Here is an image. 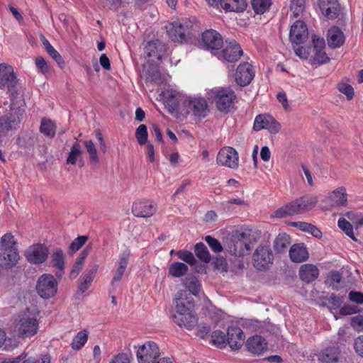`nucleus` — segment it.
Here are the masks:
<instances>
[{
  "label": "nucleus",
  "instance_id": "nucleus-1",
  "mask_svg": "<svg viewBox=\"0 0 363 363\" xmlns=\"http://www.w3.org/2000/svg\"><path fill=\"white\" fill-rule=\"evenodd\" d=\"M318 202V198L313 194H308L296 199L277 210L274 216L284 218L304 213L313 208Z\"/></svg>",
  "mask_w": 363,
  "mask_h": 363
},
{
  "label": "nucleus",
  "instance_id": "nucleus-2",
  "mask_svg": "<svg viewBox=\"0 0 363 363\" xmlns=\"http://www.w3.org/2000/svg\"><path fill=\"white\" fill-rule=\"evenodd\" d=\"M13 327L18 337L30 338L38 333L39 322L37 316L30 310L26 309L16 316Z\"/></svg>",
  "mask_w": 363,
  "mask_h": 363
},
{
  "label": "nucleus",
  "instance_id": "nucleus-3",
  "mask_svg": "<svg viewBox=\"0 0 363 363\" xmlns=\"http://www.w3.org/2000/svg\"><path fill=\"white\" fill-rule=\"evenodd\" d=\"M17 242L11 233L4 234L0 239V266L12 267L19 259L16 247Z\"/></svg>",
  "mask_w": 363,
  "mask_h": 363
},
{
  "label": "nucleus",
  "instance_id": "nucleus-4",
  "mask_svg": "<svg viewBox=\"0 0 363 363\" xmlns=\"http://www.w3.org/2000/svg\"><path fill=\"white\" fill-rule=\"evenodd\" d=\"M207 95L208 99L214 101L220 112L228 113L233 106L235 95L229 88L215 87L208 90Z\"/></svg>",
  "mask_w": 363,
  "mask_h": 363
},
{
  "label": "nucleus",
  "instance_id": "nucleus-5",
  "mask_svg": "<svg viewBox=\"0 0 363 363\" xmlns=\"http://www.w3.org/2000/svg\"><path fill=\"white\" fill-rule=\"evenodd\" d=\"M208 105L206 100L198 96H188L186 105L182 109V116H189L195 121L204 118L208 113Z\"/></svg>",
  "mask_w": 363,
  "mask_h": 363
},
{
  "label": "nucleus",
  "instance_id": "nucleus-6",
  "mask_svg": "<svg viewBox=\"0 0 363 363\" xmlns=\"http://www.w3.org/2000/svg\"><path fill=\"white\" fill-rule=\"evenodd\" d=\"M255 242L252 231L246 230L240 233L232 243L228 245L227 250L235 256H244L249 253Z\"/></svg>",
  "mask_w": 363,
  "mask_h": 363
},
{
  "label": "nucleus",
  "instance_id": "nucleus-7",
  "mask_svg": "<svg viewBox=\"0 0 363 363\" xmlns=\"http://www.w3.org/2000/svg\"><path fill=\"white\" fill-rule=\"evenodd\" d=\"M188 96L176 90H167L164 93V104L168 111L174 116L182 114Z\"/></svg>",
  "mask_w": 363,
  "mask_h": 363
},
{
  "label": "nucleus",
  "instance_id": "nucleus-8",
  "mask_svg": "<svg viewBox=\"0 0 363 363\" xmlns=\"http://www.w3.org/2000/svg\"><path fill=\"white\" fill-rule=\"evenodd\" d=\"M57 286V281L54 276L44 274L38 278L36 290L40 297L48 299L56 294Z\"/></svg>",
  "mask_w": 363,
  "mask_h": 363
},
{
  "label": "nucleus",
  "instance_id": "nucleus-9",
  "mask_svg": "<svg viewBox=\"0 0 363 363\" xmlns=\"http://www.w3.org/2000/svg\"><path fill=\"white\" fill-rule=\"evenodd\" d=\"M18 80L11 66L6 63L0 64V89L7 88L12 96L17 94Z\"/></svg>",
  "mask_w": 363,
  "mask_h": 363
},
{
  "label": "nucleus",
  "instance_id": "nucleus-10",
  "mask_svg": "<svg viewBox=\"0 0 363 363\" xmlns=\"http://www.w3.org/2000/svg\"><path fill=\"white\" fill-rule=\"evenodd\" d=\"M160 352L158 345L148 341L138 347L136 357L138 363H155L159 359Z\"/></svg>",
  "mask_w": 363,
  "mask_h": 363
},
{
  "label": "nucleus",
  "instance_id": "nucleus-11",
  "mask_svg": "<svg viewBox=\"0 0 363 363\" xmlns=\"http://www.w3.org/2000/svg\"><path fill=\"white\" fill-rule=\"evenodd\" d=\"M175 314L178 320H182V313L194 311V301L192 296L185 290L178 291L174 298Z\"/></svg>",
  "mask_w": 363,
  "mask_h": 363
},
{
  "label": "nucleus",
  "instance_id": "nucleus-12",
  "mask_svg": "<svg viewBox=\"0 0 363 363\" xmlns=\"http://www.w3.org/2000/svg\"><path fill=\"white\" fill-rule=\"evenodd\" d=\"M274 259L273 252L269 246H259L252 256L254 267L260 271L267 269Z\"/></svg>",
  "mask_w": 363,
  "mask_h": 363
},
{
  "label": "nucleus",
  "instance_id": "nucleus-13",
  "mask_svg": "<svg viewBox=\"0 0 363 363\" xmlns=\"http://www.w3.org/2000/svg\"><path fill=\"white\" fill-rule=\"evenodd\" d=\"M48 254V248L43 244L32 245L24 252L26 260L34 264H40L45 262Z\"/></svg>",
  "mask_w": 363,
  "mask_h": 363
},
{
  "label": "nucleus",
  "instance_id": "nucleus-14",
  "mask_svg": "<svg viewBox=\"0 0 363 363\" xmlns=\"http://www.w3.org/2000/svg\"><path fill=\"white\" fill-rule=\"evenodd\" d=\"M216 162L219 165L235 169L238 167V153L233 147H223L218 153Z\"/></svg>",
  "mask_w": 363,
  "mask_h": 363
},
{
  "label": "nucleus",
  "instance_id": "nucleus-15",
  "mask_svg": "<svg viewBox=\"0 0 363 363\" xmlns=\"http://www.w3.org/2000/svg\"><path fill=\"white\" fill-rule=\"evenodd\" d=\"M241 47L235 41H226L223 50L218 52V58L229 62L238 61L242 55Z\"/></svg>",
  "mask_w": 363,
  "mask_h": 363
},
{
  "label": "nucleus",
  "instance_id": "nucleus-16",
  "mask_svg": "<svg viewBox=\"0 0 363 363\" xmlns=\"http://www.w3.org/2000/svg\"><path fill=\"white\" fill-rule=\"evenodd\" d=\"M167 51V46L159 40L150 41L145 47V56L152 63H156V60H161Z\"/></svg>",
  "mask_w": 363,
  "mask_h": 363
},
{
  "label": "nucleus",
  "instance_id": "nucleus-17",
  "mask_svg": "<svg viewBox=\"0 0 363 363\" xmlns=\"http://www.w3.org/2000/svg\"><path fill=\"white\" fill-rule=\"evenodd\" d=\"M255 71L253 66L249 62L240 63L237 67L235 74L236 83L245 86L248 85L255 77Z\"/></svg>",
  "mask_w": 363,
  "mask_h": 363
},
{
  "label": "nucleus",
  "instance_id": "nucleus-18",
  "mask_svg": "<svg viewBox=\"0 0 363 363\" xmlns=\"http://www.w3.org/2000/svg\"><path fill=\"white\" fill-rule=\"evenodd\" d=\"M202 42L205 49L211 52L216 51L223 45L221 35L215 30H207L202 34Z\"/></svg>",
  "mask_w": 363,
  "mask_h": 363
},
{
  "label": "nucleus",
  "instance_id": "nucleus-19",
  "mask_svg": "<svg viewBox=\"0 0 363 363\" xmlns=\"http://www.w3.org/2000/svg\"><path fill=\"white\" fill-rule=\"evenodd\" d=\"M308 36V28L303 21H296L291 26L289 39L292 43L296 45L301 44L306 40Z\"/></svg>",
  "mask_w": 363,
  "mask_h": 363
},
{
  "label": "nucleus",
  "instance_id": "nucleus-20",
  "mask_svg": "<svg viewBox=\"0 0 363 363\" xmlns=\"http://www.w3.org/2000/svg\"><path fill=\"white\" fill-rule=\"evenodd\" d=\"M156 209V206L153 202L140 200L133 203L132 213L136 217L149 218L155 214Z\"/></svg>",
  "mask_w": 363,
  "mask_h": 363
},
{
  "label": "nucleus",
  "instance_id": "nucleus-21",
  "mask_svg": "<svg viewBox=\"0 0 363 363\" xmlns=\"http://www.w3.org/2000/svg\"><path fill=\"white\" fill-rule=\"evenodd\" d=\"M318 7L321 13L329 19L336 18L340 12L337 0H319Z\"/></svg>",
  "mask_w": 363,
  "mask_h": 363
},
{
  "label": "nucleus",
  "instance_id": "nucleus-22",
  "mask_svg": "<svg viewBox=\"0 0 363 363\" xmlns=\"http://www.w3.org/2000/svg\"><path fill=\"white\" fill-rule=\"evenodd\" d=\"M20 123V119L16 113L0 118V137L7 135L9 132L16 130Z\"/></svg>",
  "mask_w": 363,
  "mask_h": 363
},
{
  "label": "nucleus",
  "instance_id": "nucleus-23",
  "mask_svg": "<svg viewBox=\"0 0 363 363\" xmlns=\"http://www.w3.org/2000/svg\"><path fill=\"white\" fill-rule=\"evenodd\" d=\"M245 340V335L242 330L237 326H230L227 331V341L233 350L240 349Z\"/></svg>",
  "mask_w": 363,
  "mask_h": 363
},
{
  "label": "nucleus",
  "instance_id": "nucleus-24",
  "mask_svg": "<svg viewBox=\"0 0 363 363\" xmlns=\"http://www.w3.org/2000/svg\"><path fill=\"white\" fill-rule=\"evenodd\" d=\"M330 207L345 206L347 203V194L343 186H340L328 193L326 198Z\"/></svg>",
  "mask_w": 363,
  "mask_h": 363
},
{
  "label": "nucleus",
  "instance_id": "nucleus-25",
  "mask_svg": "<svg viewBox=\"0 0 363 363\" xmlns=\"http://www.w3.org/2000/svg\"><path fill=\"white\" fill-rule=\"evenodd\" d=\"M313 45L314 50L313 63L323 65L328 62L330 58L323 50L325 45V40L323 38L314 36L313 38Z\"/></svg>",
  "mask_w": 363,
  "mask_h": 363
},
{
  "label": "nucleus",
  "instance_id": "nucleus-26",
  "mask_svg": "<svg viewBox=\"0 0 363 363\" xmlns=\"http://www.w3.org/2000/svg\"><path fill=\"white\" fill-rule=\"evenodd\" d=\"M167 33L169 38L174 42H182L184 40L187 26L179 22L169 23L166 26Z\"/></svg>",
  "mask_w": 363,
  "mask_h": 363
},
{
  "label": "nucleus",
  "instance_id": "nucleus-27",
  "mask_svg": "<svg viewBox=\"0 0 363 363\" xmlns=\"http://www.w3.org/2000/svg\"><path fill=\"white\" fill-rule=\"evenodd\" d=\"M182 317H180L182 320H178L177 314H174L172 319L174 322L180 328H184L186 330H191L198 323V318L196 315L194 311L182 313Z\"/></svg>",
  "mask_w": 363,
  "mask_h": 363
},
{
  "label": "nucleus",
  "instance_id": "nucleus-28",
  "mask_svg": "<svg viewBox=\"0 0 363 363\" xmlns=\"http://www.w3.org/2000/svg\"><path fill=\"white\" fill-rule=\"evenodd\" d=\"M50 263L56 269L55 276L62 278L65 272V254L60 248H56L52 251L50 257Z\"/></svg>",
  "mask_w": 363,
  "mask_h": 363
},
{
  "label": "nucleus",
  "instance_id": "nucleus-29",
  "mask_svg": "<svg viewBox=\"0 0 363 363\" xmlns=\"http://www.w3.org/2000/svg\"><path fill=\"white\" fill-rule=\"evenodd\" d=\"M289 257L293 262L301 263L308 259L309 254L303 243H297L291 247Z\"/></svg>",
  "mask_w": 363,
  "mask_h": 363
},
{
  "label": "nucleus",
  "instance_id": "nucleus-30",
  "mask_svg": "<svg viewBox=\"0 0 363 363\" xmlns=\"http://www.w3.org/2000/svg\"><path fill=\"white\" fill-rule=\"evenodd\" d=\"M246 347L251 353L261 354L267 349V342L262 337L255 335L247 340Z\"/></svg>",
  "mask_w": 363,
  "mask_h": 363
},
{
  "label": "nucleus",
  "instance_id": "nucleus-31",
  "mask_svg": "<svg viewBox=\"0 0 363 363\" xmlns=\"http://www.w3.org/2000/svg\"><path fill=\"white\" fill-rule=\"evenodd\" d=\"M345 42V35L337 27H332L328 32V44L330 48H339Z\"/></svg>",
  "mask_w": 363,
  "mask_h": 363
},
{
  "label": "nucleus",
  "instance_id": "nucleus-32",
  "mask_svg": "<svg viewBox=\"0 0 363 363\" xmlns=\"http://www.w3.org/2000/svg\"><path fill=\"white\" fill-rule=\"evenodd\" d=\"M319 275L318 267L313 264H306L300 267L299 277L306 282H311L316 279Z\"/></svg>",
  "mask_w": 363,
  "mask_h": 363
},
{
  "label": "nucleus",
  "instance_id": "nucleus-33",
  "mask_svg": "<svg viewBox=\"0 0 363 363\" xmlns=\"http://www.w3.org/2000/svg\"><path fill=\"white\" fill-rule=\"evenodd\" d=\"M220 6L226 12H242L247 7L245 0H220Z\"/></svg>",
  "mask_w": 363,
  "mask_h": 363
},
{
  "label": "nucleus",
  "instance_id": "nucleus-34",
  "mask_svg": "<svg viewBox=\"0 0 363 363\" xmlns=\"http://www.w3.org/2000/svg\"><path fill=\"white\" fill-rule=\"evenodd\" d=\"M340 350L336 347L326 348L318 354V359L322 363H333L338 359Z\"/></svg>",
  "mask_w": 363,
  "mask_h": 363
},
{
  "label": "nucleus",
  "instance_id": "nucleus-35",
  "mask_svg": "<svg viewBox=\"0 0 363 363\" xmlns=\"http://www.w3.org/2000/svg\"><path fill=\"white\" fill-rule=\"evenodd\" d=\"M90 250V247H86L80 252L79 257L77 258L75 261L74 264L73 265L72 269L70 272V279H75L78 276L84 266V260L87 255H89Z\"/></svg>",
  "mask_w": 363,
  "mask_h": 363
},
{
  "label": "nucleus",
  "instance_id": "nucleus-36",
  "mask_svg": "<svg viewBox=\"0 0 363 363\" xmlns=\"http://www.w3.org/2000/svg\"><path fill=\"white\" fill-rule=\"evenodd\" d=\"M188 266L179 262H173L169 267L168 274L172 277H181L188 272Z\"/></svg>",
  "mask_w": 363,
  "mask_h": 363
},
{
  "label": "nucleus",
  "instance_id": "nucleus-37",
  "mask_svg": "<svg viewBox=\"0 0 363 363\" xmlns=\"http://www.w3.org/2000/svg\"><path fill=\"white\" fill-rule=\"evenodd\" d=\"M40 40L48 53L60 65L64 64V61L60 53L51 45L44 35L40 36Z\"/></svg>",
  "mask_w": 363,
  "mask_h": 363
},
{
  "label": "nucleus",
  "instance_id": "nucleus-38",
  "mask_svg": "<svg viewBox=\"0 0 363 363\" xmlns=\"http://www.w3.org/2000/svg\"><path fill=\"white\" fill-rule=\"evenodd\" d=\"M184 285L189 289L191 295L196 296L199 294L201 289V284L196 277H186L184 281Z\"/></svg>",
  "mask_w": 363,
  "mask_h": 363
},
{
  "label": "nucleus",
  "instance_id": "nucleus-39",
  "mask_svg": "<svg viewBox=\"0 0 363 363\" xmlns=\"http://www.w3.org/2000/svg\"><path fill=\"white\" fill-rule=\"evenodd\" d=\"M96 270L97 267H94L90 269L88 272H86L82 276L81 282L79 286V289L82 293L85 292L91 286V284L93 281L95 274L96 273Z\"/></svg>",
  "mask_w": 363,
  "mask_h": 363
},
{
  "label": "nucleus",
  "instance_id": "nucleus-40",
  "mask_svg": "<svg viewBox=\"0 0 363 363\" xmlns=\"http://www.w3.org/2000/svg\"><path fill=\"white\" fill-rule=\"evenodd\" d=\"M291 243L289 235L286 233H280L274 242V250L277 252L284 251Z\"/></svg>",
  "mask_w": 363,
  "mask_h": 363
},
{
  "label": "nucleus",
  "instance_id": "nucleus-41",
  "mask_svg": "<svg viewBox=\"0 0 363 363\" xmlns=\"http://www.w3.org/2000/svg\"><path fill=\"white\" fill-rule=\"evenodd\" d=\"M196 255L201 261L208 263L211 260V256L206 246L203 242L196 244L194 247Z\"/></svg>",
  "mask_w": 363,
  "mask_h": 363
},
{
  "label": "nucleus",
  "instance_id": "nucleus-42",
  "mask_svg": "<svg viewBox=\"0 0 363 363\" xmlns=\"http://www.w3.org/2000/svg\"><path fill=\"white\" fill-rule=\"evenodd\" d=\"M272 117L269 115H259L257 116L254 122L253 128L255 130L258 131L262 129H267L269 123L272 121Z\"/></svg>",
  "mask_w": 363,
  "mask_h": 363
},
{
  "label": "nucleus",
  "instance_id": "nucleus-43",
  "mask_svg": "<svg viewBox=\"0 0 363 363\" xmlns=\"http://www.w3.org/2000/svg\"><path fill=\"white\" fill-rule=\"evenodd\" d=\"M253 10L257 14L265 13L272 4L271 0H251Z\"/></svg>",
  "mask_w": 363,
  "mask_h": 363
},
{
  "label": "nucleus",
  "instance_id": "nucleus-44",
  "mask_svg": "<svg viewBox=\"0 0 363 363\" xmlns=\"http://www.w3.org/2000/svg\"><path fill=\"white\" fill-rule=\"evenodd\" d=\"M337 225L338 227L352 240L357 241L353 231V226L350 222L347 221L344 218H340L337 221Z\"/></svg>",
  "mask_w": 363,
  "mask_h": 363
},
{
  "label": "nucleus",
  "instance_id": "nucleus-45",
  "mask_svg": "<svg viewBox=\"0 0 363 363\" xmlns=\"http://www.w3.org/2000/svg\"><path fill=\"white\" fill-rule=\"evenodd\" d=\"M87 340L88 334L86 331L79 332L72 341V348L76 350H80L87 342Z\"/></svg>",
  "mask_w": 363,
  "mask_h": 363
},
{
  "label": "nucleus",
  "instance_id": "nucleus-46",
  "mask_svg": "<svg viewBox=\"0 0 363 363\" xmlns=\"http://www.w3.org/2000/svg\"><path fill=\"white\" fill-rule=\"evenodd\" d=\"M40 129V132L48 137L52 138L55 134V125L50 119H43Z\"/></svg>",
  "mask_w": 363,
  "mask_h": 363
},
{
  "label": "nucleus",
  "instance_id": "nucleus-47",
  "mask_svg": "<svg viewBox=\"0 0 363 363\" xmlns=\"http://www.w3.org/2000/svg\"><path fill=\"white\" fill-rule=\"evenodd\" d=\"M82 153V151L79 143L77 142L74 143L71 147L68 157L67 158V164H74L77 158L81 156Z\"/></svg>",
  "mask_w": 363,
  "mask_h": 363
},
{
  "label": "nucleus",
  "instance_id": "nucleus-48",
  "mask_svg": "<svg viewBox=\"0 0 363 363\" xmlns=\"http://www.w3.org/2000/svg\"><path fill=\"white\" fill-rule=\"evenodd\" d=\"M84 146L86 150L89 155L91 162L97 164L99 162V157L97 155L96 148L92 140H85Z\"/></svg>",
  "mask_w": 363,
  "mask_h": 363
},
{
  "label": "nucleus",
  "instance_id": "nucleus-49",
  "mask_svg": "<svg viewBox=\"0 0 363 363\" xmlns=\"http://www.w3.org/2000/svg\"><path fill=\"white\" fill-rule=\"evenodd\" d=\"M345 216L351 222H352L356 229H358L361 226H363V213L354 211H349L346 213Z\"/></svg>",
  "mask_w": 363,
  "mask_h": 363
},
{
  "label": "nucleus",
  "instance_id": "nucleus-50",
  "mask_svg": "<svg viewBox=\"0 0 363 363\" xmlns=\"http://www.w3.org/2000/svg\"><path fill=\"white\" fill-rule=\"evenodd\" d=\"M212 341L215 345L220 348H223L225 346L227 338L223 332L220 330H216L211 335Z\"/></svg>",
  "mask_w": 363,
  "mask_h": 363
},
{
  "label": "nucleus",
  "instance_id": "nucleus-51",
  "mask_svg": "<svg viewBox=\"0 0 363 363\" xmlns=\"http://www.w3.org/2000/svg\"><path fill=\"white\" fill-rule=\"evenodd\" d=\"M147 135L146 125L144 124L140 125L135 131V137L138 143L141 145L145 144L147 140Z\"/></svg>",
  "mask_w": 363,
  "mask_h": 363
},
{
  "label": "nucleus",
  "instance_id": "nucleus-52",
  "mask_svg": "<svg viewBox=\"0 0 363 363\" xmlns=\"http://www.w3.org/2000/svg\"><path fill=\"white\" fill-rule=\"evenodd\" d=\"M178 257L184 262L189 264L190 265H194L196 260L191 252L189 251H178L177 252Z\"/></svg>",
  "mask_w": 363,
  "mask_h": 363
},
{
  "label": "nucleus",
  "instance_id": "nucleus-53",
  "mask_svg": "<svg viewBox=\"0 0 363 363\" xmlns=\"http://www.w3.org/2000/svg\"><path fill=\"white\" fill-rule=\"evenodd\" d=\"M204 240L214 252H220L223 250L221 244L216 238L207 235L205 237Z\"/></svg>",
  "mask_w": 363,
  "mask_h": 363
},
{
  "label": "nucleus",
  "instance_id": "nucleus-54",
  "mask_svg": "<svg viewBox=\"0 0 363 363\" xmlns=\"http://www.w3.org/2000/svg\"><path fill=\"white\" fill-rule=\"evenodd\" d=\"M87 240L88 237L85 235L77 237L70 244V250L74 252L78 251L85 244Z\"/></svg>",
  "mask_w": 363,
  "mask_h": 363
},
{
  "label": "nucleus",
  "instance_id": "nucleus-55",
  "mask_svg": "<svg viewBox=\"0 0 363 363\" xmlns=\"http://www.w3.org/2000/svg\"><path fill=\"white\" fill-rule=\"evenodd\" d=\"M100 6L105 9L117 10L121 6V0H100Z\"/></svg>",
  "mask_w": 363,
  "mask_h": 363
},
{
  "label": "nucleus",
  "instance_id": "nucleus-56",
  "mask_svg": "<svg viewBox=\"0 0 363 363\" xmlns=\"http://www.w3.org/2000/svg\"><path fill=\"white\" fill-rule=\"evenodd\" d=\"M338 90L346 95L348 100H351L354 94L353 87L347 84L341 83L337 86Z\"/></svg>",
  "mask_w": 363,
  "mask_h": 363
},
{
  "label": "nucleus",
  "instance_id": "nucleus-57",
  "mask_svg": "<svg viewBox=\"0 0 363 363\" xmlns=\"http://www.w3.org/2000/svg\"><path fill=\"white\" fill-rule=\"evenodd\" d=\"M35 65H36V67L38 68V69H40L41 73L45 74L48 72V69H49L48 65L43 57H36Z\"/></svg>",
  "mask_w": 363,
  "mask_h": 363
},
{
  "label": "nucleus",
  "instance_id": "nucleus-58",
  "mask_svg": "<svg viewBox=\"0 0 363 363\" xmlns=\"http://www.w3.org/2000/svg\"><path fill=\"white\" fill-rule=\"evenodd\" d=\"M304 7L303 0H292L291 4V9L294 11V16L301 11Z\"/></svg>",
  "mask_w": 363,
  "mask_h": 363
},
{
  "label": "nucleus",
  "instance_id": "nucleus-59",
  "mask_svg": "<svg viewBox=\"0 0 363 363\" xmlns=\"http://www.w3.org/2000/svg\"><path fill=\"white\" fill-rule=\"evenodd\" d=\"M277 99L279 101V102L281 104L284 110H286V111L290 110V106L288 103V99H287V96H286V94L285 92H284V91L279 92L277 94Z\"/></svg>",
  "mask_w": 363,
  "mask_h": 363
},
{
  "label": "nucleus",
  "instance_id": "nucleus-60",
  "mask_svg": "<svg viewBox=\"0 0 363 363\" xmlns=\"http://www.w3.org/2000/svg\"><path fill=\"white\" fill-rule=\"evenodd\" d=\"M354 347L356 352L363 357V335H360L355 339Z\"/></svg>",
  "mask_w": 363,
  "mask_h": 363
},
{
  "label": "nucleus",
  "instance_id": "nucleus-61",
  "mask_svg": "<svg viewBox=\"0 0 363 363\" xmlns=\"http://www.w3.org/2000/svg\"><path fill=\"white\" fill-rule=\"evenodd\" d=\"M210 327L206 325H199L196 328V335L204 338L210 332Z\"/></svg>",
  "mask_w": 363,
  "mask_h": 363
},
{
  "label": "nucleus",
  "instance_id": "nucleus-62",
  "mask_svg": "<svg viewBox=\"0 0 363 363\" xmlns=\"http://www.w3.org/2000/svg\"><path fill=\"white\" fill-rule=\"evenodd\" d=\"M110 363H130V359L128 354L120 353L113 357Z\"/></svg>",
  "mask_w": 363,
  "mask_h": 363
},
{
  "label": "nucleus",
  "instance_id": "nucleus-63",
  "mask_svg": "<svg viewBox=\"0 0 363 363\" xmlns=\"http://www.w3.org/2000/svg\"><path fill=\"white\" fill-rule=\"evenodd\" d=\"M350 299L357 303H363V294L358 291H351L349 294Z\"/></svg>",
  "mask_w": 363,
  "mask_h": 363
},
{
  "label": "nucleus",
  "instance_id": "nucleus-64",
  "mask_svg": "<svg viewBox=\"0 0 363 363\" xmlns=\"http://www.w3.org/2000/svg\"><path fill=\"white\" fill-rule=\"evenodd\" d=\"M280 129V123L272 118V121L269 123L267 130H268L271 133H277Z\"/></svg>",
  "mask_w": 363,
  "mask_h": 363
}]
</instances>
